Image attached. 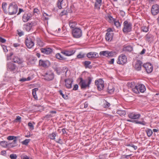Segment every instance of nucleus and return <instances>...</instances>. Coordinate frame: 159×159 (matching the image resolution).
I'll return each mask as SVG.
<instances>
[{
  "instance_id": "nucleus-40",
  "label": "nucleus",
  "mask_w": 159,
  "mask_h": 159,
  "mask_svg": "<svg viewBox=\"0 0 159 159\" xmlns=\"http://www.w3.org/2000/svg\"><path fill=\"white\" fill-rule=\"evenodd\" d=\"M30 139H26L24 141H22L21 143L23 145H27L30 142Z\"/></svg>"
},
{
  "instance_id": "nucleus-57",
  "label": "nucleus",
  "mask_w": 159,
  "mask_h": 159,
  "mask_svg": "<svg viewBox=\"0 0 159 159\" xmlns=\"http://www.w3.org/2000/svg\"><path fill=\"white\" fill-rule=\"evenodd\" d=\"M2 47L4 52H7L8 51V50L7 49V47L6 46L3 45Z\"/></svg>"
},
{
  "instance_id": "nucleus-15",
  "label": "nucleus",
  "mask_w": 159,
  "mask_h": 159,
  "mask_svg": "<svg viewBox=\"0 0 159 159\" xmlns=\"http://www.w3.org/2000/svg\"><path fill=\"white\" fill-rule=\"evenodd\" d=\"M75 52V51L74 50H63L61 52V53L66 56H69L73 54Z\"/></svg>"
},
{
  "instance_id": "nucleus-63",
  "label": "nucleus",
  "mask_w": 159,
  "mask_h": 159,
  "mask_svg": "<svg viewBox=\"0 0 159 159\" xmlns=\"http://www.w3.org/2000/svg\"><path fill=\"white\" fill-rule=\"evenodd\" d=\"M145 51L146 50L144 49H143L140 52V54L141 55L145 53Z\"/></svg>"
},
{
  "instance_id": "nucleus-32",
  "label": "nucleus",
  "mask_w": 159,
  "mask_h": 159,
  "mask_svg": "<svg viewBox=\"0 0 159 159\" xmlns=\"http://www.w3.org/2000/svg\"><path fill=\"white\" fill-rule=\"evenodd\" d=\"M146 131L147 136L149 137L151 136L153 132L152 130L150 129H148L146 130Z\"/></svg>"
},
{
  "instance_id": "nucleus-2",
  "label": "nucleus",
  "mask_w": 159,
  "mask_h": 159,
  "mask_svg": "<svg viewBox=\"0 0 159 159\" xmlns=\"http://www.w3.org/2000/svg\"><path fill=\"white\" fill-rule=\"evenodd\" d=\"M18 9L16 4L14 2H11L8 6V13L10 15L15 14L17 12Z\"/></svg>"
},
{
  "instance_id": "nucleus-18",
  "label": "nucleus",
  "mask_w": 159,
  "mask_h": 159,
  "mask_svg": "<svg viewBox=\"0 0 159 159\" xmlns=\"http://www.w3.org/2000/svg\"><path fill=\"white\" fill-rule=\"evenodd\" d=\"M54 78V74L52 72L46 74L45 76V80L47 81L52 80Z\"/></svg>"
},
{
  "instance_id": "nucleus-35",
  "label": "nucleus",
  "mask_w": 159,
  "mask_h": 159,
  "mask_svg": "<svg viewBox=\"0 0 159 159\" xmlns=\"http://www.w3.org/2000/svg\"><path fill=\"white\" fill-rule=\"evenodd\" d=\"M64 0H58L57 2V6L59 9H61L62 8V5Z\"/></svg>"
},
{
  "instance_id": "nucleus-6",
  "label": "nucleus",
  "mask_w": 159,
  "mask_h": 159,
  "mask_svg": "<svg viewBox=\"0 0 159 159\" xmlns=\"http://www.w3.org/2000/svg\"><path fill=\"white\" fill-rule=\"evenodd\" d=\"M34 40L30 37H27L25 43L27 47L29 48H32L34 45Z\"/></svg>"
},
{
  "instance_id": "nucleus-22",
  "label": "nucleus",
  "mask_w": 159,
  "mask_h": 159,
  "mask_svg": "<svg viewBox=\"0 0 159 159\" xmlns=\"http://www.w3.org/2000/svg\"><path fill=\"white\" fill-rule=\"evenodd\" d=\"M65 82L66 83L65 85L67 88L70 89L72 87V81L71 80L68 79L65 80Z\"/></svg>"
},
{
  "instance_id": "nucleus-27",
  "label": "nucleus",
  "mask_w": 159,
  "mask_h": 159,
  "mask_svg": "<svg viewBox=\"0 0 159 159\" xmlns=\"http://www.w3.org/2000/svg\"><path fill=\"white\" fill-rule=\"evenodd\" d=\"M133 50L132 47L130 46H127L123 48V50L125 51L131 52Z\"/></svg>"
},
{
  "instance_id": "nucleus-58",
  "label": "nucleus",
  "mask_w": 159,
  "mask_h": 159,
  "mask_svg": "<svg viewBox=\"0 0 159 159\" xmlns=\"http://www.w3.org/2000/svg\"><path fill=\"white\" fill-rule=\"evenodd\" d=\"M21 117L20 116H16V118L15 119V120L18 121L19 122H20L21 121Z\"/></svg>"
},
{
  "instance_id": "nucleus-45",
  "label": "nucleus",
  "mask_w": 159,
  "mask_h": 159,
  "mask_svg": "<svg viewBox=\"0 0 159 159\" xmlns=\"http://www.w3.org/2000/svg\"><path fill=\"white\" fill-rule=\"evenodd\" d=\"M28 126L29 127V128L31 130H33L34 129V126L31 122H29L28 123Z\"/></svg>"
},
{
  "instance_id": "nucleus-37",
  "label": "nucleus",
  "mask_w": 159,
  "mask_h": 159,
  "mask_svg": "<svg viewBox=\"0 0 159 159\" xmlns=\"http://www.w3.org/2000/svg\"><path fill=\"white\" fill-rule=\"evenodd\" d=\"M134 82H128L127 84V86L129 88H132V89L134 86Z\"/></svg>"
},
{
  "instance_id": "nucleus-53",
  "label": "nucleus",
  "mask_w": 159,
  "mask_h": 159,
  "mask_svg": "<svg viewBox=\"0 0 159 159\" xmlns=\"http://www.w3.org/2000/svg\"><path fill=\"white\" fill-rule=\"evenodd\" d=\"M109 19L110 20V23L112 22H114V21L115 20V19H114L111 16H109L108 17Z\"/></svg>"
},
{
  "instance_id": "nucleus-52",
  "label": "nucleus",
  "mask_w": 159,
  "mask_h": 159,
  "mask_svg": "<svg viewBox=\"0 0 159 159\" xmlns=\"http://www.w3.org/2000/svg\"><path fill=\"white\" fill-rule=\"evenodd\" d=\"M17 31L18 32V34L19 36H21L24 35V32L23 31H21L20 30H18Z\"/></svg>"
},
{
  "instance_id": "nucleus-49",
  "label": "nucleus",
  "mask_w": 159,
  "mask_h": 159,
  "mask_svg": "<svg viewBox=\"0 0 159 159\" xmlns=\"http://www.w3.org/2000/svg\"><path fill=\"white\" fill-rule=\"evenodd\" d=\"M38 89L35 88L32 89V93L33 95H36V92L38 91Z\"/></svg>"
},
{
  "instance_id": "nucleus-51",
  "label": "nucleus",
  "mask_w": 159,
  "mask_h": 159,
  "mask_svg": "<svg viewBox=\"0 0 159 159\" xmlns=\"http://www.w3.org/2000/svg\"><path fill=\"white\" fill-rule=\"evenodd\" d=\"M67 12L66 10H64L62 11L61 12V13L60 15L61 16L64 15H67Z\"/></svg>"
},
{
  "instance_id": "nucleus-47",
  "label": "nucleus",
  "mask_w": 159,
  "mask_h": 159,
  "mask_svg": "<svg viewBox=\"0 0 159 159\" xmlns=\"http://www.w3.org/2000/svg\"><path fill=\"white\" fill-rule=\"evenodd\" d=\"M16 137L14 136H10L7 137V139L8 140H14L15 139H16Z\"/></svg>"
},
{
  "instance_id": "nucleus-14",
  "label": "nucleus",
  "mask_w": 159,
  "mask_h": 159,
  "mask_svg": "<svg viewBox=\"0 0 159 159\" xmlns=\"http://www.w3.org/2000/svg\"><path fill=\"white\" fill-rule=\"evenodd\" d=\"M143 63L140 60H137L134 66L135 69L137 71L140 70L141 69Z\"/></svg>"
},
{
  "instance_id": "nucleus-10",
  "label": "nucleus",
  "mask_w": 159,
  "mask_h": 159,
  "mask_svg": "<svg viewBox=\"0 0 159 159\" xmlns=\"http://www.w3.org/2000/svg\"><path fill=\"white\" fill-rule=\"evenodd\" d=\"M36 25V23L34 21L28 22L25 25L24 28L27 31H29L33 26L35 25Z\"/></svg>"
},
{
  "instance_id": "nucleus-64",
  "label": "nucleus",
  "mask_w": 159,
  "mask_h": 159,
  "mask_svg": "<svg viewBox=\"0 0 159 159\" xmlns=\"http://www.w3.org/2000/svg\"><path fill=\"white\" fill-rule=\"evenodd\" d=\"M13 46L15 47H17L19 46H20V44L17 43H15L13 44Z\"/></svg>"
},
{
  "instance_id": "nucleus-43",
  "label": "nucleus",
  "mask_w": 159,
  "mask_h": 159,
  "mask_svg": "<svg viewBox=\"0 0 159 159\" xmlns=\"http://www.w3.org/2000/svg\"><path fill=\"white\" fill-rule=\"evenodd\" d=\"M56 134L54 133H52V134L49 135V136L51 139H54L56 137Z\"/></svg>"
},
{
  "instance_id": "nucleus-44",
  "label": "nucleus",
  "mask_w": 159,
  "mask_h": 159,
  "mask_svg": "<svg viewBox=\"0 0 159 159\" xmlns=\"http://www.w3.org/2000/svg\"><path fill=\"white\" fill-rule=\"evenodd\" d=\"M109 57H112L116 54V52L114 51H109Z\"/></svg>"
},
{
  "instance_id": "nucleus-26",
  "label": "nucleus",
  "mask_w": 159,
  "mask_h": 159,
  "mask_svg": "<svg viewBox=\"0 0 159 159\" xmlns=\"http://www.w3.org/2000/svg\"><path fill=\"white\" fill-rule=\"evenodd\" d=\"M69 26L71 28L75 29L76 28V23L75 21H70L69 22Z\"/></svg>"
},
{
  "instance_id": "nucleus-59",
  "label": "nucleus",
  "mask_w": 159,
  "mask_h": 159,
  "mask_svg": "<svg viewBox=\"0 0 159 159\" xmlns=\"http://www.w3.org/2000/svg\"><path fill=\"white\" fill-rule=\"evenodd\" d=\"M6 41L5 39L0 37V42L2 43H5Z\"/></svg>"
},
{
  "instance_id": "nucleus-3",
  "label": "nucleus",
  "mask_w": 159,
  "mask_h": 159,
  "mask_svg": "<svg viewBox=\"0 0 159 159\" xmlns=\"http://www.w3.org/2000/svg\"><path fill=\"white\" fill-rule=\"evenodd\" d=\"M132 90L134 93L138 94L140 92L142 93H144L146 90V88L143 85L140 84L135 86L132 89Z\"/></svg>"
},
{
  "instance_id": "nucleus-60",
  "label": "nucleus",
  "mask_w": 159,
  "mask_h": 159,
  "mask_svg": "<svg viewBox=\"0 0 159 159\" xmlns=\"http://www.w3.org/2000/svg\"><path fill=\"white\" fill-rule=\"evenodd\" d=\"M43 16L45 17L46 20H48L49 19L48 17V15L46 13H44L43 14Z\"/></svg>"
},
{
  "instance_id": "nucleus-61",
  "label": "nucleus",
  "mask_w": 159,
  "mask_h": 159,
  "mask_svg": "<svg viewBox=\"0 0 159 159\" xmlns=\"http://www.w3.org/2000/svg\"><path fill=\"white\" fill-rule=\"evenodd\" d=\"M78 88V86L77 84H75L74 85V87L73 89L74 90H77Z\"/></svg>"
},
{
  "instance_id": "nucleus-34",
  "label": "nucleus",
  "mask_w": 159,
  "mask_h": 159,
  "mask_svg": "<svg viewBox=\"0 0 159 159\" xmlns=\"http://www.w3.org/2000/svg\"><path fill=\"white\" fill-rule=\"evenodd\" d=\"M141 30L143 32H147L149 30V28L148 27L145 26H142L141 27Z\"/></svg>"
},
{
  "instance_id": "nucleus-36",
  "label": "nucleus",
  "mask_w": 159,
  "mask_h": 159,
  "mask_svg": "<svg viewBox=\"0 0 159 159\" xmlns=\"http://www.w3.org/2000/svg\"><path fill=\"white\" fill-rule=\"evenodd\" d=\"M17 140L16 139H14L13 141L11 142V143H9V145H11V147L13 148L15 147V146H16V143Z\"/></svg>"
},
{
  "instance_id": "nucleus-56",
  "label": "nucleus",
  "mask_w": 159,
  "mask_h": 159,
  "mask_svg": "<svg viewBox=\"0 0 159 159\" xmlns=\"http://www.w3.org/2000/svg\"><path fill=\"white\" fill-rule=\"evenodd\" d=\"M22 159H32L31 158H30L28 156L26 155L22 156L21 157Z\"/></svg>"
},
{
  "instance_id": "nucleus-55",
  "label": "nucleus",
  "mask_w": 159,
  "mask_h": 159,
  "mask_svg": "<svg viewBox=\"0 0 159 159\" xmlns=\"http://www.w3.org/2000/svg\"><path fill=\"white\" fill-rule=\"evenodd\" d=\"M128 146L133 148L134 150H136L137 148V146H135L134 144H129Z\"/></svg>"
},
{
  "instance_id": "nucleus-25",
  "label": "nucleus",
  "mask_w": 159,
  "mask_h": 159,
  "mask_svg": "<svg viewBox=\"0 0 159 159\" xmlns=\"http://www.w3.org/2000/svg\"><path fill=\"white\" fill-rule=\"evenodd\" d=\"M99 55L101 56H103L107 57H109V51H106L100 52L99 53Z\"/></svg>"
},
{
  "instance_id": "nucleus-29",
  "label": "nucleus",
  "mask_w": 159,
  "mask_h": 159,
  "mask_svg": "<svg viewBox=\"0 0 159 159\" xmlns=\"http://www.w3.org/2000/svg\"><path fill=\"white\" fill-rule=\"evenodd\" d=\"M108 90L109 93L112 94L114 91V89L112 86L109 85L108 87Z\"/></svg>"
},
{
  "instance_id": "nucleus-50",
  "label": "nucleus",
  "mask_w": 159,
  "mask_h": 159,
  "mask_svg": "<svg viewBox=\"0 0 159 159\" xmlns=\"http://www.w3.org/2000/svg\"><path fill=\"white\" fill-rule=\"evenodd\" d=\"M55 70L58 75H60L61 74V71L60 68L56 67L55 68Z\"/></svg>"
},
{
  "instance_id": "nucleus-38",
  "label": "nucleus",
  "mask_w": 159,
  "mask_h": 159,
  "mask_svg": "<svg viewBox=\"0 0 159 159\" xmlns=\"http://www.w3.org/2000/svg\"><path fill=\"white\" fill-rule=\"evenodd\" d=\"M110 106V103L105 100L104 103V107L105 108H108Z\"/></svg>"
},
{
  "instance_id": "nucleus-19",
  "label": "nucleus",
  "mask_w": 159,
  "mask_h": 159,
  "mask_svg": "<svg viewBox=\"0 0 159 159\" xmlns=\"http://www.w3.org/2000/svg\"><path fill=\"white\" fill-rule=\"evenodd\" d=\"M12 59L13 62L17 63L18 64H21L23 61L22 59L16 56H14Z\"/></svg>"
},
{
  "instance_id": "nucleus-54",
  "label": "nucleus",
  "mask_w": 159,
  "mask_h": 159,
  "mask_svg": "<svg viewBox=\"0 0 159 159\" xmlns=\"http://www.w3.org/2000/svg\"><path fill=\"white\" fill-rule=\"evenodd\" d=\"M134 114V112L129 113L128 115V117L131 119H132L133 118V117Z\"/></svg>"
},
{
  "instance_id": "nucleus-20",
  "label": "nucleus",
  "mask_w": 159,
  "mask_h": 159,
  "mask_svg": "<svg viewBox=\"0 0 159 159\" xmlns=\"http://www.w3.org/2000/svg\"><path fill=\"white\" fill-rule=\"evenodd\" d=\"M154 36L150 33H148L145 36V39L148 42H150L152 40Z\"/></svg>"
},
{
  "instance_id": "nucleus-12",
  "label": "nucleus",
  "mask_w": 159,
  "mask_h": 159,
  "mask_svg": "<svg viewBox=\"0 0 159 159\" xmlns=\"http://www.w3.org/2000/svg\"><path fill=\"white\" fill-rule=\"evenodd\" d=\"M39 65L43 67L46 68L50 66V63L48 60H40L39 61Z\"/></svg>"
},
{
  "instance_id": "nucleus-31",
  "label": "nucleus",
  "mask_w": 159,
  "mask_h": 159,
  "mask_svg": "<svg viewBox=\"0 0 159 159\" xmlns=\"http://www.w3.org/2000/svg\"><path fill=\"white\" fill-rule=\"evenodd\" d=\"M56 57L57 59L60 60H63L66 59V58L62 56L59 53H57L56 55Z\"/></svg>"
},
{
  "instance_id": "nucleus-33",
  "label": "nucleus",
  "mask_w": 159,
  "mask_h": 159,
  "mask_svg": "<svg viewBox=\"0 0 159 159\" xmlns=\"http://www.w3.org/2000/svg\"><path fill=\"white\" fill-rule=\"evenodd\" d=\"M7 4L6 3L3 2L2 4V8L3 10L6 13H8V10H6Z\"/></svg>"
},
{
  "instance_id": "nucleus-41",
  "label": "nucleus",
  "mask_w": 159,
  "mask_h": 159,
  "mask_svg": "<svg viewBox=\"0 0 159 159\" xmlns=\"http://www.w3.org/2000/svg\"><path fill=\"white\" fill-rule=\"evenodd\" d=\"M114 22L115 25L116 27L117 28H118L120 27L121 25L119 21L115 20Z\"/></svg>"
},
{
  "instance_id": "nucleus-39",
  "label": "nucleus",
  "mask_w": 159,
  "mask_h": 159,
  "mask_svg": "<svg viewBox=\"0 0 159 159\" xmlns=\"http://www.w3.org/2000/svg\"><path fill=\"white\" fill-rule=\"evenodd\" d=\"M134 122L136 124H139L143 125H145L146 123L144 121H139L136 120H134Z\"/></svg>"
},
{
  "instance_id": "nucleus-46",
  "label": "nucleus",
  "mask_w": 159,
  "mask_h": 159,
  "mask_svg": "<svg viewBox=\"0 0 159 159\" xmlns=\"http://www.w3.org/2000/svg\"><path fill=\"white\" fill-rule=\"evenodd\" d=\"M84 54L80 53L79 54L77 55V57L78 58L80 59L84 58Z\"/></svg>"
},
{
  "instance_id": "nucleus-17",
  "label": "nucleus",
  "mask_w": 159,
  "mask_h": 159,
  "mask_svg": "<svg viewBox=\"0 0 159 159\" xmlns=\"http://www.w3.org/2000/svg\"><path fill=\"white\" fill-rule=\"evenodd\" d=\"M87 56L89 58H95L98 57V53L94 52H91L87 54Z\"/></svg>"
},
{
  "instance_id": "nucleus-23",
  "label": "nucleus",
  "mask_w": 159,
  "mask_h": 159,
  "mask_svg": "<svg viewBox=\"0 0 159 159\" xmlns=\"http://www.w3.org/2000/svg\"><path fill=\"white\" fill-rule=\"evenodd\" d=\"M31 15L30 13L25 14L23 16L22 19L24 22H27L30 19Z\"/></svg>"
},
{
  "instance_id": "nucleus-11",
  "label": "nucleus",
  "mask_w": 159,
  "mask_h": 159,
  "mask_svg": "<svg viewBox=\"0 0 159 159\" xmlns=\"http://www.w3.org/2000/svg\"><path fill=\"white\" fill-rule=\"evenodd\" d=\"M152 14L153 15H157L159 12V6L157 4H154L152 7L151 10Z\"/></svg>"
},
{
  "instance_id": "nucleus-4",
  "label": "nucleus",
  "mask_w": 159,
  "mask_h": 159,
  "mask_svg": "<svg viewBox=\"0 0 159 159\" xmlns=\"http://www.w3.org/2000/svg\"><path fill=\"white\" fill-rule=\"evenodd\" d=\"M72 34L73 37L75 38H80L82 35V30L78 28H75L73 29L72 30Z\"/></svg>"
},
{
  "instance_id": "nucleus-8",
  "label": "nucleus",
  "mask_w": 159,
  "mask_h": 159,
  "mask_svg": "<svg viewBox=\"0 0 159 159\" xmlns=\"http://www.w3.org/2000/svg\"><path fill=\"white\" fill-rule=\"evenodd\" d=\"M104 82L101 79L98 80H96L95 81V85L97 86L98 89L100 91L102 90L104 87Z\"/></svg>"
},
{
  "instance_id": "nucleus-16",
  "label": "nucleus",
  "mask_w": 159,
  "mask_h": 159,
  "mask_svg": "<svg viewBox=\"0 0 159 159\" xmlns=\"http://www.w3.org/2000/svg\"><path fill=\"white\" fill-rule=\"evenodd\" d=\"M7 67L8 70L11 71H13L16 69V66L13 63L8 62L7 64Z\"/></svg>"
},
{
  "instance_id": "nucleus-24",
  "label": "nucleus",
  "mask_w": 159,
  "mask_h": 159,
  "mask_svg": "<svg viewBox=\"0 0 159 159\" xmlns=\"http://www.w3.org/2000/svg\"><path fill=\"white\" fill-rule=\"evenodd\" d=\"M91 63V62L89 61H85L84 62H83V64L85 68H88L89 69L91 68H92V66H89Z\"/></svg>"
},
{
  "instance_id": "nucleus-9",
  "label": "nucleus",
  "mask_w": 159,
  "mask_h": 159,
  "mask_svg": "<svg viewBox=\"0 0 159 159\" xmlns=\"http://www.w3.org/2000/svg\"><path fill=\"white\" fill-rule=\"evenodd\" d=\"M143 66L145 69L148 73H150L152 71V66L149 63L144 64L143 65Z\"/></svg>"
},
{
  "instance_id": "nucleus-13",
  "label": "nucleus",
  "mask_w": 159,
  "mask_h": 159,
  "mask_svg": "<svg viewBox=\"0 0 159 159\" xmlns=\"http://www.w3.org/2000/svg\"><path fill=\"white\" fill-rule=\"evenodd\" d=\"M40 50L42 53L47 55L50 54L52 52V49L46 47L45 48H42Z\"/></svg>"
},
{
  "instance_id": "nucleus-1",
  "label": "nucleus",
  "mask_w": 159,
  "mask_h": 159,
  "mask_svg": "<svg viewBox=\"0 0 159 159\" xmlns=\"http://www.w3.org/2000/svg\"><path fill=\"white\" fill-rule=\"evenodd\" d=\"M92 78L90 77H88V80H84L82 78H80L79 80L80 82L79 85L80 86L82 89H85L87 88H89L92 81Z\"/></svg>"
},
{
  "instance_id": "nucleus-42",
  "label": "nucleus",
  "mask_w": 159,
  "mask_h": 159,
  "mask_svg": "<svg viewBox=\"0 0 159 159\" xmlns=\"http://www.w3.org/2000/svg\"><path fill=\"white\" fill-rule=\"evenodd\" d=\"M140 116V115L139 114H136L134 113L133 117L132 118L133 119H136L139 118Z\"/></svg>"
},
{
  "instance_id": "nucleus-28",
  "label": "nucleus",
  "mask_w": 159,
  "mask_h": 159,
  "mask_svg": "<svg viewBox=\"0 0 159 159\" xmlns=\"http://www.w3.org/2000/svg\"><path fill=\"white\" fill-rule=\"evenodd\" d=\"M126 111H125L118 110L117 111V113L120 116H124L126 114Z\"/></svg>"
},
{
  "instance_id": "nucleus-30",
  "label": "nucleus",
  "mask_w": 159,
  "mask_h": 159,
  "mask_svg": "<svg viewBox=\"0 0 159 159\" xmlns=\"http://www.w3.org/2000/svg\"><path fill=\"white\" fill-rule=\"evenodd\" d=\"M0 145L3 147H6L7 146L9 145V143L6 141H2L0 143Z\"/></svg>"
},
{
  "instance_id": "nucleus-48",
  "label": "nucleus",
  "mask_w": 159,
  "mask_h": 159,
  "mask_svg": "<svg viewBox=\"0 0 159 159\" xmlns=\"http://www.w3.org/2000/svg\"><path fill=\"white\" fill-rule=\"evenodd\" d=\"M10 158L11 159H16L17 156L15 154H11L10 155Z\"/></svg>"
},
{
  "instance_id": "nucleus-5",
  "label": "nucleus",
  "mask_w": 159,
  "mask_h": 159,
  "mask_svg": "<svg viewBox=\"0 0 159 159\" xmlns=\"http://www.w3.org/2000/svg\"><path fill=\"white\" fill-rule=\"evenodd\" d=\"M124 27L123 31L124 33H127L131 31L132 29V24L127 20L125 21L123 23Z\"/></svg>"
},
{
  "instance_id": "nucleus-62",
  "label": "nucleus",
  "mask_w": 159,
  "mask_h": 159,
  "mask_svg": "<svg viewBox=\"0 0 159 159\" xmlns=\"http://www.w3.org/2000/svg\"><path fill=\"white\" fill-rule=\"evenodd\" d=\"M38 44L40 47L43 46L44 45L43 43L41 41H40V42H38Z\"/></svg>"
},
{
  "instance_id": "nucleus-21",
  "label": "nucleus",
  "mask_w": 159,
  "mask_h": 159,
  "mask_svg": "<svg viewBox=\"0 0 159 159\" xmlns=\"http://www.w3.org/2000/svg\"><path fill=\"white\" fill-rule=\"evenodd\" d=\"M113 33H107L105 36V39L107 41H111L112 39Z\"/></svg>"
},
{
  "instance_id": "nucleus-7",
  "label": "nucleus",
  "mask_w": 159,
  "mask_h": 159,
  "mask_svg": "<svg viewBox=\"0 0 159 159\" xmlns=\"http://www.w3.org/2000/svg\"><path fill=\"white\" fill-rule=\"evenodd\" d=\"M127 57L124 54L120 55L118 59L117 63L119 64L123 65L127 62Z\"/></svg>"
}]
</instances>
